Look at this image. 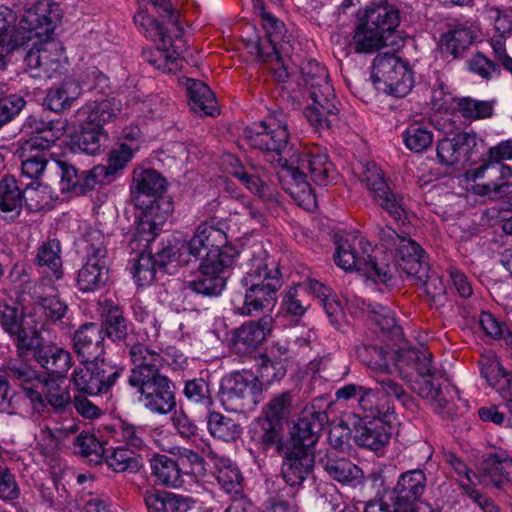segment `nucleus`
Wrapping results in <instances>:
<instances>
[{"instance_id":"nucleus-31","label":"nucleus","mask_w":512,"mask_h":512,"mask_svg":"<svg viewBox=\"0 0 512 512\" xmlns=\"http://www.w3.org/2000/svg\"><path fill=\"white\" fill-rule=\"evenodd\" d=\"M143 499L149 512H187L194 503L191 498L155 488L147 489Z\"/></svg>"},{"instance_id":"nucleus-60","label":"nucleus","mask_w":512,"mask_h":512,"mask_svg":"<svg viewBox=\"0 0 512 512\" xmlns=\"http://www.w3.org/2000/svg\"><path fill=\"white\" fill-rule=\"evenodd\" d=\"M502 451H497L494 453L487 454L483 463L480 467L479 474V483L483 484H493L496 487H500L507 480V473L502 464L496 463L490 465L491 458H495L496 455H499Z\"/></svg>"},{"instance_id":"nucleus-15","label":"nucleus","mask_w":512,"mask_h":512,"mask_svg":"<svg viewBox=\"0 0 512 512\" xmlns=\"http://www.w3.org/2000/svg\"><path fill=\"white\" fill-rule=\"evenodd\" d=\"M247 138L253 147L271 154V161L279 163L281 169L284 167L287 159L282 154L289 140L288 127L284 118L268 116L264 121L255 124Z\"/></svg>"},{"instance_id":"nucleus-20","label":"nucleus","mask_w":512,"mask_h":512,"mask_svg":"<svg viewBox=\"0 0 512 512\" xmlns=\"http://www.w3.org/2000/svg\"><path fill=\"white\" fill-rule=\"evenodd\" d=\"M327 416L321 411L305 408L301 418L292 431V437L286 447L313 451Z\"/></svg>"},{"instance_id":"nucleus-2","label":"nucleus","mask_w":512,"mask_h":512,"mask_svg":"<svg viewBox=\"0 0 512 512\" xmlns=\"http://www.w3.org/2000/svg\"><path fill=\"white\" fill-rule=\"evenodd\" d=\"M254 8L262 20L267 39L260 40L257 34L249 35L253 30L245 25L241 37L250 53L268 62L269 68L278 82H286L292 75L289 57L292 46L291 35H288L283 22L267 12L259 0L254 1Z\"/></svg>"},{"instance_id":"nucleus-16","label":"nucleus","mask_w":512,"mask_h":512,"mask_svg":"<svg viewBox=\"0 0 512 512\" xmlns=\"http://www.w3.org/2000/svg\"><path fill=\"white\" fill-rule=\"evenodd\" d=\"M172 28L177 31L175 39L172 40L171 36H166L158 39V45L154 49H148L143 52L145 60L154 66L156 69L164 73H174L181 67L183 52V44L180 38L181 29L177 24L174 16L170 18Z\"/></svg>"},{"instance_id":"nucleus-33","label":"nucleus","mask_w":512,"mask_h":512,"mask_svg":"<svg viewBox=\"0 0 512 512\" xmlns=\"http://www.w3.org/2000/svg\"><path fill=\"white\" fill-rule=\"evenodd\" d=\"M43 325L41 316L25 314L22 320V328L13 336L22 356L32 353L36 359V354L44 350L45 347L42 346L39 335V329Z\"/></svg>"},{"instance_id":"nucleus-41","label":"nucleus","mask_w":512,"mask_h":512,"mask_svg":"<svg viewBox=\"0 0 512 512\" xmlns=\"http://www.w3.org/2000/svg\"><path fill=\"white\" fill-rule=\"evenodd\" d=\"M238 251L227 243L222 247L210 248L206 253L200 267L207 271L206 273H219L226 275L232 266Z\"/></svg>"},{"instance_id":"nucleus-24","label":"nucleus","mask_w":512,"mask_h":512,"mask_svg":"<svg viewBox=\"0 0 512 512\" xmlns=\"http://www.w3.org/2000/svg\"><path fill=\"white\" fill-rule=\"evenodd\" d=\"M134 368L129 377V383H139L140 380L161 375L159 369L163 367L162 353L148 347L137 344L130 350Z\"/></svg>"},{"instance_id":"nucleus-57","label":"nucleus","mask_w":512,"mask_h":512,"mask_svg":"<svg viewBox=\"0 0 512 512\" xmlns=\"http://www.w3.org/2000/svg\"><path fill=\"white\" fill-rule=\"evenodd\" d=\"M304 297L305 287L303 284L298 283L297 285L289 288L283 296L281 303L282 310L292 316H303L310 305Z\"/></svg>"},{"instance_id":"nucleus-8","label":"nucleus","mask_w":512,"mask_h":512,"mask_svg":"<svg viewBox=\"0 0 512 512\" xmlns=\"http://www.w3.org/2000/svg\"><path fill=\"white\" fill-rule=\"evenodd\" d=\"M409 365L415 367L419 376L412 385L413 390L432 406L443 409L458 394L454 387L447 385L442 388V385L436 381L431 355L425 349H401L398 353L396 368L403 380H408V374L404 368Z\"/></svg>"},{"instance_id":"nucleus-4","label":"nucleus","mask_w":512,"mask_h":512,"mask_svg":"<svg viewBox=\"0 0 512 512\" xmlns=\"http://www.w3.org/2000/svg\"><path fill=\"white\" fill-rule=\"evenodd\" d=\"M334 261L344 271L360 272L373 282L387 283L392 266L381 247L372 245L360 235H339L335 239Z\"/></svg>"},{"instance_id":"nucleus-6","label":"nucleus","mask_w":512,"mask_h":512,"mask_svg":"<svg viewBox=\"0 0 512 512\" xmlns=\"http://www.w3.org/2000/svg\"><path fill=\"white\" fill-rule=\"evenodd\" d=\"M399 22V12L392 5L367 8L354 31L353 49L357 53H373L383 47L398 46L402 41L396 30Z\"/></svg>"},{"instance_id":"nucleus-27","label":"nucleus","mask_w":512,"mask_h":512,"mask_svg":"<svg viewBox=\"0 0 512 512\" xmlns=\"http://www.w3.org/2000/svg\"><path fill=\"white\" fill-rule=\"evenodd\" d=\"M314 463L313 451L286 447L282 474L290 486L300 485L310 473Z\"/></svg>"},{"instance_id":"nucleus-50","label":"nucleus","mask_w":512,"mask_h":512,"mask_svg":"<svg viewBox=\"0 0 512 512\" xmlns=\"http://www.w3.org/2000/svg\"><path fill=\"white\" fill-rule=\"evenodd\" d=\"M380 206L396 221L405 224L410 212L405 197L392 192L389 187L375 198Z\"/></svg>"},{"instance_id":"nucleus-1","label":"nucleus","mask_w":512,"mask_h":512,"mask_svg":"<svg viewBox=\"0 0 512 512\" xmlns=\"http://www.w3.org/2000/svg\"><path fill=\"white\" fill-rule=\"evenodd\" d=\"M60 19L59 6L49 0H38L23 14L22 27L29 29L33 41L24 59L26 70L34 78H52L64 67V50L53 36Z\"/></svg>"},{"instance_id":"nucleus-30","label":"nucleus","mask_w":512,"mask_h":512,"mask_svg":"<svg viewBox=\"0 0 512 512\" xmlns=\"http://www.w3.org/2000/svg\"><path fill=\"white\" fill-rule=\"evenodd\" d=\"M426 476L421 470H411L403 473L393 490L392 501L399 506L414 508V503L424 492Z\"/></svg>"},{"instance_id":"nucleus-56","label":"nucleus","mask_w":512,"mask_h":512,"mask_svg":"<svg viewBox=\"0 0 512 512\" xmlns=\"http://www.w3.org/2000/svg\"><path fill=\"white\" fill-rule=\"evenodd\" d=\"M483 18L492 27L494 33L510 35L512 33V10L497 6H486L482 12Z\"/></svg>"},{"instance_id":"nucleus-59","label":"nucleus","mask_w":512,"mask_h":512,"mask_svg":"<svg viewBox=\"0 0 512 512\" xmlns=\"http://www.w3.org/2000/svg\"><path fill=\"white\" fill-rule=\"evenodd\" d=\"M34 299L37 304L35 312L32 313L34 316L45 315L52 320H59L66 312V305L54 295L43 297L38 291H35Z\"/></svg>"},{"instance_id":"nucleus-5","label":"nucleus","mask_w":512,"mask_h":512,"mask_svg":"<svg viewBox=\"0 0 512 512\" xmlns=\"http://www.w3.org/2000/svg\"><path fill=\"white\" fill-rule=\"evenodd\" d=\"M242 283L247 287L245 295H235L231 301L236 314L249 316L274 306L281 281L273 262L252 259Z\"/></svg>"},{"instance_id":"nucleus-52","label":"nucleus","mask_w":512,"mask_h":512,"mask_svg":"<svg viewBox=\"0 0 512 512\" xmlns=\"http://www.w3.org/2000/svg\"><path fill=\"white\" fill-rule=\"evenodd\" d=\"M200 267V273L196 279L189 282V287L196 293L205 296H218L226 285V275L219 273H206Z\"/></svg>"},{"instance_id":"nucleus-21","label":"nucleus","mask_w":512,"mask_h":512,"mask_svg":"<svg viewBox=\"0 0 512 512\" xmlns=\"http://www.w3.org/2000/svg\"><path fill=\"white\" fill-rule=\"evenodd\" d=\"M23 16L18 21L16 13L6 6H0V48L6 54L19 48L31 37L29 29L22 27Z\"/></svg>"},{"instance_id":"nucleus-18","label":"nucleus","mask_w":512,"mask_h":512,"mask_svg":"<svg viewBox=\"0 0 512 512\" xmlns=\"http://www.w3.org/2000/svg\"><path fill=\"white\" fill-rule=\"evenodd\" d=\"M482 140L475 133H458L453 138L442 139L437 144V158L447 166L470 164Z\"/></svg>"},{"instance_id":"nucleus-51","label":"nucleus","mask_w":512,"mask_h":512,"mask_svg":"<svg viewBox=\"0 0 512 512\" xmlns=\"http://www.w3.org/2000/svg\"><path fill=\"white\" fill-rule=\"evenodd\" d=\"M207 427L209 433L223 441H233L241 434V429L232 419L218 413L211 412L208 416Z\"/></svg>"},{"instance_id":"nucleus-12","label":"nucleus","mask_w":512,"mask_h":512,"mask_svg":"<svg viewBox=\"0 0 512 512\" xmlns=\"http://www.w3.org/2000/svg\"><path fill=\"white\" fill-rule=\"evenodd\" d=\"M398 352H391L382 347L363 346L358 350V357L379 375L376 382L379 391L387 397H395L403 406L410 408L413 405L412 398L405 392L402 385L391 378L394 372L398 373Z\"/></svg>"},{"instance_id":"nucleus-11","label":"nucleus","mask_w":512,"mask_h":512,"mask_svg":"<svg viewBox=\"0 0 512 512\" xmlns=\"http://www.w3.org/2000/svg\"><path fill=\"white\" fill-rule=\"evenodd\" d=\"M371 80L378 91L404 97L414 85L413 73L406 61L395 54H378L372 63Z\"/></svg>"},{"instance_id":"nucleus-39","label":"nucleus","mask_w":512,"mask_h":512,"mask_svg":"<svg viewBox=\"0 0 512 512\" xmlns=\"http://www.w3.org/2000/svg\"><path fill=\"white\" fill-rule=\"evenodd\" d=\"M228 220L234 225L263 224L264 214L256 203L244 196H236L229 202Z\"/></svg>"},{"instance_id":"nucleus-48","label":"nucleus","mask_w":512,"mask_h":512,"mask_svg":"<svg viewBox=\"0 0 512 512\" xmlns=\"http://www.w3.org/2000/svg\"><path fill=\"white\" fill-rule=\"evenodd\" d=\"M137 152V144L118 143L108 153L107 165L104 166L109 177L118 176L127 167Z\"/></svg>"},{"instance_id":"nucleus-10","label":"nucleus","mask_w":512,"mask_h":512,"mask_svg":"<svg viewBox=\"0 0 512 512\" xmlns=\"http://www.w3.org/2000/svg\"><path fill=\"white\" fill-rule=\"evenodd\" d=\"M227 243V236L222 229L216 227L213 223H201L195 230L193 237L189 241L174 239L173 242L165 246L160 252V258L163 262H175L179 265H186L191 257L198 258L203 252H208L210 248L222 247Z\"/></svg>"},{"instance_id":"nucleus-19","label":"nucleus","mask_w":512,"mask_h":512,"mask_svg":"<svg viewBox=\"0 0 512 512\" xmlns=\"http://www.w3.org/2000/svg\"><path fill=\"white\" fill-rule=\"evenodd\" d=\"M106 250L102 245L87 249V260L78 271L77 285L83 292L100 289L107 280Z\"/></svg>"},{"instance_id":"nucleus-22","label":"nucleus","mask_w":512,"mask_h":512,"mask_svg":"<svg viewBox=\"0 0 512 512\" xmlns=\"http://www.w3.org/2000/svg\"><path fill=\"white\" fill-rule=\"evenodd\" d=\"M482 376L489 385L496 389L507 404L512 403V373H507L497 356L488 351L481 355L479 361Z\"/></svg>"},{"instance_id":"nucleus-54","label":"nucleus","mask_w":512,"mask_h":512,"mask_svg":"<svg viewBox=\"0 0 512 512\" xmlns=\"http://www.w3.org/2000/svg\"><path fill=\"white\" fill-rule=\"evenodd\" d=\"M479 321L481 328L488 336L512 351V333L504 323L489 312H482Z\"/></svg>"},{"instance_id":"nucleus-29","label":"nucleus","mask_w":512,"mask_h":512,"mask_svg":"<svg viewBox=\"0 0 512 512\" xmlns=\"http://www.w3.org/2000/svg\"><path fill=\"white\" fill-rule=\"evenodd\" d=\"M152 474L160 484L173 489H191V481L185 477L179 463L166 455H154L151 459Z\"/></svg>"},{"instance_id":"nucleus-37","label":"nucleus","mask_w":512,"mask_h":512,"mask_svg":"<svg viewBox=\"0 0 512 512\" xmlns=\"http://www.w3.org/2000/svg\"><path fill=\"white\" fill-rule=\"evenodd\" d=\"M81 94L82 88L79 82L66 79L48 90L45 104L50 110L60 113L70 109Z\"/></svg>"},{"instance_id":"nucleus-25","label":"nucleus","mask_w":512,"mask_h":512,"mask_svg":"<svg viewBox=\"0 0 512 512\" xmlns=\"http://www.w3.org/2000/svg\"><path fill=\"white\" fill-rule=\"evenodd\" d=\"M165 189V180L152 169L137 168L133 172L131 193L135 206H143L145 201L157 198Z\"/></svg>"},{"instance_id":"nucleus-58","label":"nucleus","mask_w":512,"mask_h":512,"mask_svg":"<svg viewBox=\"0 0 512 512\" xmlns=\"http://www.w3.org/2000/svg\"><path fill=\"white\" fill-rule=\"evenodd\" d=\"M78 123L82 126L77 142L79 149L86 154L95 155L100 151L102 139L106 137L103 129L96 125Z\"/></svg>"},{"instance_id":"nucleus-38","label":"nucleus","mask_w":512,"mask_h":512,"mask_svg":"<svg viewBox=\"0 0 512 512\" xmlns=\"http://www.w3.org/2000/svg\"><path fill=\"white\" fill-rule=\"evenodd\" d=\"M184 84L187 86L189 105L195 113L210 116L218 113L214 94L204 82L187 78Z\"/></svg>"},{"instance_id":"nucleus-45","label":"nucleus","mask_w":512,"mask_h":512,"mask_svg":"<svg viewBox=\"0 0 512 512\" xmlns=\"http://www.w3.org/2000/svg\"><path fill=\"white\" fill-rule=\"evenodd\" d=\"M403 142L407 149L415 153L427 150L433 143L432 130L423 123L414 122L403 132Z\"/></svg>"},{"instance_id":"nucleus-43","label":"nucleus","mask_w":512,"mask_h":512,"mask_svg":"<svg viewBox=\"0 0 512 512\" xmlns=\"http://www.w3.org/2000/svg\"><path fill=\"white\" fill-rule=\"evenodd\" d=\"M215 476L222 487L228 493L237 492L241 486L242 475L235 463L223 456L214 457Z\"/></svg>"},{"instance_id":"nucleus-23","label":"nucleus","mask_w":512,"mask_h":512,"mask_svg":"<svg viewBox=\"0 0 512 512\" xmlns=\"http://www.w3.org/2000/svg\"><path fill=\"white\" fill-rule=\"evenodd\" d=\"M103 331L94 323L81 326L74 335V349L82 362L100 360L103 355Z\"/></svg>"},{"instance_id":"nucleus-17","label":"nucleus","mask_w":512,"mask_h":512,"mask_svg":"<svg viewBox=\"0 0 512 512\" xmlns=\"http://www.w3.org/2000/svg\"><path fill=\"white\" fill-rule=\"evenodd\" d=\"M138 387L140 402L153 413L167 414L175 406V397L167 377L156 375V377L140 380L139 383H130Z\"/></svg>"},{"instance_id":"nucleus-62","label":"nucleus","mask_w":512,"mask_h":512,"mask_svg":"<svg viewBox=\"0 0 512 512\" xmlns=\"http://www.w3.org/2000/svg\"><path fill=\"white\" fill-rule=\"evenodd\" d=\"M356 306L372 315L373 321L382 330H391L396 326V319L393 312L381 304H367L362 299H355Z\"/></svg>"},{"instance_id":"nucleus-64","label":"nucleus","mask_w":512,"mask_h":512,"mask_svg":"<svg viewBox=\"0 0 512 512\" xmlns=\"http://www.w3.org/2000/svg\"><path fill=\"white\" fill-rule=\"evenodd\" d=\"M41 388L47 402L54 408H63L71 401L67 387L61 385L56 379H45Z\"/></svg>"},{"instance_id":"nucleus-46","label":"nucleus","mask_w":512,"mask_h":512,"mask_svg":"<svg viewBox=\"0 0 512 512\" xmlns=\"http://www.w3.org/2000/svg\"><path fill=\"white\" fill-rule=\"evenodd\" d=\"M87 363L89 370L92 371V383L97 388L95 391H90V395L107 392L118 379L120 375L119 369L104 363V361L99 362V360Z\"/></svg>"},{"instance_id":"nucleus-36","label":"nucleus","mask_w":512,"mask_h":512,"mask_svg":"<svg viewBox=\"0 0 512 512\" xmlns=\"http://www.w3.org/2000/svg\"><path fill=\"white\" fill-rule=\"evenodd\" d=\"M24 193L14 176L6 175L0 180V218L16 219L23 207Z\"/></svg>"},{"instance_id":"nucleus-35","label":"nucleus","mask_w":512,"mask_h":512,"mask_svg":"<svg viewBox=\"0 0 512 512\" xmlns=\"http://www.w3.org/2000/svg\"><path fill=\"white\" fill-rule=\"evenodd\" d=\"M273 328L271 316H263L257 321H249L235 332V344L244 350L257 348L270 335Z\"/></svg>"},{"instance_id":"nucleus-55","label":"nucleus","mask_w":512,"mask_h":512,"mask_svg":"<svg viewBox=\"0 0 512 512\" xmlns=\"http://www.w3.org/2000/svg\"><path fill=\"white\" fill-rule=\"evenodd\" d=\"M37 261L40 267L46 268L47 272L56 279L61 276L60 244L57 240L45 243L38 251Z\"/></svg>"},{"instance_id":"nucleus-13","label":"nucleus","mask_w":512,"mask_h":512,"mask_svg":"<svg viewBox=\"0 0 512 512\" xmlns=\"http://www.w3.org/2000/svg\"><path fill=\"white\" fill-rule=\"evenodd\" d=\"M261 391L260 380L253 373L235 372L222 379L219 400L226 411L242 412L260 401Z\"/></svg>"},{"instance_id":"nucleus-9","label":"nucleus","mask_w":512,"mask_h":512,"mask_svg":"<svg viewBox=\"0 0 512 512\" xmlns=\"http://www.w3.org/2000/svg\"><path fill=\"white\" fill-rule=\"evenodd\" d=\"M35 125L37 135L24 141L17 150L21 159L22 174L28 178H38L47 165L45 150L65 133L63 122L39 123L36 119L29 120L25 127Z\"/></svg>"},{"instance_id":"nucleus-28","label":"nucleus","mask_w":512,"mask_h":512,"mask_svg":"<svg viewBox=\"0 0 512 512\" xmlns=\"http://www.w3.org/2000/svg\"><path fill=\"white\" fill-rule=\"evenodd\" d=\"M487 172L496 174V180L483 185H474L472 189L478 195L495 197L501 188L506 185V181L512 177V169L508 165H499V163L489 161L477 169L467 171L465 177L468 181H475L478 178L485 177Z\"/></svg>"},{"instance_id":"nucleus-47","label":"nucleus","mask_w":512,"mask_h":512,"mask_svg":"<svg viewBox=\"0 0 512 512\" xmlns=\"http://www.w3.org/2000/svg\"><path fill=\"white\" fill-rule=\"evenodd\" d=\"M451 465L453 466L455 472L460 475L464 476L465 480H460V484L462 488L465 490L466 494L473 499L478 505L485 511V512H492L495 507L492 505V503L483 497L476 489L471 487L470 484H474L473 477L479 480V476H477L475 473L470 471L465 463H463L461 460H459L456 457H452L451 459Z\"/></svg>"},{"instance_id":"nucleus-42","label":"nucleus","mask_w":512,"mask_h":512,"mask_svg":"<svg viewBox=\"0 0 512 512\" xmlns=\"http://www.w3.org/2000/svg\"><path fill=\"white\" fill-rule=\"evenodd\" d=\"M327 473L338 482L357 486L363 483L361 468L347 459H328L324 465Z\"/></svg>"},{"instance_id":"nucleus-14","label":"nucleus","mask_w":512,"mask_h":512,"mask_svg":"<svg viewBox=\"0 0 512 512\" xmlns=\"http://www.w3.org/2000/svg\"><path fill=\"white\" fill-rule=\"evenodd\" d=\"M137 216L135 232L129 245L132 250L147 248L162 231L164 224L174 209L173 201L168 196H159L145 201Z\"/></svg>"},{"instance_id":"nucleus-44","label":"nucleus","mask_w":512,"mask_h":512,"mask_svg":"<svg viewBox=\"0 0 512 512\" xmlns=\"http://www.w3.org/2000/svg\"><path fill=\"white\" fill-rule=\"evenodd\" d=\"M36 361L56 375L65 374L71 367L70 353L57 346L45 347L43 351L36 354Z\"/></svg>"},{"instance_id":"nucleus-49","label":"nucleus","mask_w":512,"mask_h":512,"mask_svg":"<svg viewBox=\"0 0 512 512\" xmlns=\"http://www.w3.org/2000/svg\"><path fill=\"white\" fill-rule=\"evenodd\" d=\"M106 463L115 472L136 473L143 467L142 459L132 450L124 447L115 448L106 457Z\"/></svg>"},{"instance_id":"nucleus-61","label":"nucleus","mask_w":512,"mask_h":512,"mask_svg":"<svg viewBox=\"0 0 512 512\" xmlns=\"http://www.w3.org/2000/svg\"><path fill=\"white\" fill-rule=\"evenodd\" d=\"M147 430L141 426H134L121 422L115 430V437L119 442L140 450L145 447Z\"/></svg>"},{"instance_id":"nucleus-34","label":"nucleus","mask_w":512,"mask_h":512,"mask_svg":"<svg viewBox=\"0 0 512 512\" xmlns=\"http://www.w3.org/2000/svg\"><path fill=\"white\" fill-rule=\"evenodd\" d=\"M382 241V250L388 256V262L391 263L392 253L395 250V263L403 261L404 258L418 257L423 255L421 247L412 239L400 236L391 228L382 229L380 233Z\"/></svg>"},{"instance_id":"nucleus-63","label":"nucleus","mask_w":512,"mask_h":512,"mask_svg":"<svg viewBox=\"0 0 512 512\" xmlns=\"http://www.w3.org/2000/svg\"><path fill=\"white\" fill-rule=\"evenodd\" d=\"M458 110L464 118L478 120L490 117L493 107L487 101H479L472 98H459L456 102Z\"/></svg>"},{"instance_id":"nucleus-3","label":"nucleus","mask_w":512,"mask_h":512,"mask_svg":"<svg viewBox=\"0 0 512 512\" xmlns=\"http://www.w3.org/2000/svg\"><path fill=\"white\" fill-rule=\"evenodd\" d=\"M306 168L312 180L320 185H327L333 178V164L325 153L318 151L308 154L293 153L289 160H285V165L278 175L284 190L294 201L305 210L312 211L317 206V200L306 181Z\"/></svg>"},{"instance_id":"nucleus-7","label":"nucleus","mask_w":512,"mask_h":512,"mask_svg":"<svg viewBox=\"0 0 512 512\" xmlns=\"http://www.w3.org/2000/svg\"><path fill=\"white\" fill-rule=\"evenodd\" d=\"M301 77L311 99L304 110L306 119L315 129L330 127L338 113V103L326 68L317 61H307L301 67Z\"/></svg>"},{"instance_id":"nucleus-53","label":"nucleus","mask_w":512,"mask_h":512,"mask_svg":"<svg viewBox=\"0 0 512 512\" xmlns=\"http://www.w3.org/2000/svg\"><path fill=\"white\" fill-rule=\"evenodd\" d=\"M188 481H191V487L198 484L205 476V463L196 452L190 449H182L179 451V466Z\"/></svg>"},{"instance_id":"nucleus-26","label":"nucleus","mask_w":512,"mask_h":512,"mask_svg":"<svg viewBox=\"0 0 512 512\" xmlns=\"http://www.w3.org/2000/svg\"><path fill=\"white\" fill-rule=\"evenodd\" d=\"M390 434V426L383 418L369 420V416H363L355 429L354 438L358 445L377 451L388 443Z\"/></svg>"},{"instance_id":"nucleus-32","label":"nucleus","mask_w":512,"mask_h":512,"mask_svg":"<svg viewBox=\"0 0 512 512\" xmlns=\"http://www.w3.org/2000/svg\"><path fill=\"white\" fill-rule=\"evenodd\" d=\"M121 111L120 101L111 98L93 104H87L76 112L77 122L88 125H103L112 121Z\"/></svg>"},{"instance_id":"nucleus-40","label":"nucleus","mask_w":512,"mask_h":512,"mask_svg":"<svg viewBox=\"0 0 512 512\" xmlns=\"http://www.w3.org/2000/svg\"><path fill=\"white\" fill-rule=\"evenodd\" d=\"M476 28L468 22L453 25L441 38V49L456 57L476 38Z\"/></svg>"}]
</instances>
